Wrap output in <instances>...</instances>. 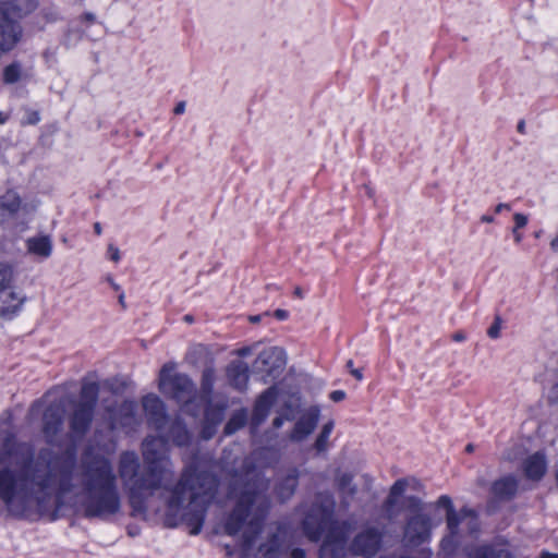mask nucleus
<instances>
[{"mask_svg":"<svg viewBox=\"0 0 558 558\" xmlns=\"http://www.w3.org/2000/svg\"><path fill=\"white\" fill-rule=\"evenodd\" d=\"M107 253H108L109 258L114 263H118L121 258L120 250L117 246H114L113 244L108 245Z\"/></svg>","mask_w":558,"mask_h":558,"instance_id":"de8ad7c7","label":"nucleus"},{"mask_svg":"<svg viewBox=\"0 0 558 558\" xmlns=\"http://www.w3.org/2000/svg\"><path fill=\"white\" fill-rule=\"evenodd\" d=\"M167 425L168 428L166 433L161 432L158 435L167 437L166 440H163V445H168L169 441L179 448L189 447L191 445L192 433L189 430L186 423L181 416L177 415L175 417L170 418Z\"/></svg>","mask_w":558,"mask_h":558,"instance_id":"dca6fc26","label":"nucleus"},{"mask_svg":"<svg viewBox=\"0 0 558 558\" xmlns=\"http://www.w3.org/2000/svg\"><path fill=\"white\" fill-rule=\"evenodd\" d=\"M335 423L333 421H328L325 423L316 437V440L314 442V449L317 453H324L329 448V437L333 430Z\"/></svg>","mask_w":558,"mask_h":558,"instance_id":"2f4dec72","label":"nucleus"},{"mask_svg":"<svg viewBox=\"0 0 558 558\" xmlns=\"http://www.w3.org/2000/svg\"><path fill=\"white\" fill-rule=\"evenodd\" d=\"M81 482L86 497L82 501L86 519H106L121 509L118 478L109 458L89 450L81 461Z\"/></svg>","mask_w":558,"mask_h":558,"instance_id":"7ed1b4c3","label":"nucleus"},{"mask_svg":"<svg viewBox=\"0 0 558 558\" xmlns=\"http://www.w3.org/2000/svg\"><path fill=\"white\" fill-rule=\"evenodd\" d=\"M13 280V268L5 263H0V292L10 287Z\"/></svg>","mask_w":558,"mask_h":558,"instance_id":"58836bf2","label":"nucleus"},{"mask_svg":"<svg viewBox=\"0 0 558 558\" xmlns=\"http://www.w3.org/2000/svg\"><path fill=\"white\" fill-rule=\"evenodd\" d=\"M215 385V371L211 367H207L202 373L201 378V391L204 400H210L214 392Z\"/></svg>","mask_w":558,"mask_h":558,"instance_id":"473e14b6","label":"nucleus"},{"mask_svg":"<svg viewBox=\"0 0 558 558\" xmlns=\"http://www.w3.org/2000/svg\"><path fill=\"white\" fill-rule=\"evenodd\" d=\"M539 558H558V554L549 553L547 550H543L539 555Z\"/></svg>","mask_w":558,"mask_h":558,"instance_id":"e2e57ef3","label":"nucleus"},{"mask_svg":"<svg viewBox=\"0 0 558 558\" xmlns=\"http://www.w3.org/2000/svg\"><path fill=\"white\" fill-rule=\"evenodd\" d=\"M501 329V318L500 316H496L494 323L487 329V336L492 339H497L500 336Z\"/></svg>","mask_w":558,"mask_h":558,"instance_id":"37998d69","label":"nucleus"},{"mask_svg":"<svg viewBox=\"0 0 558 558\" xmlns=\"http://www.w3.org/2000/svg\"><path fill=\"white\" fill-rule=\"evenodd\" d=\"M279 538L277 534L271 535L269 543H263L258 547L256 558H281Z\"/></svg>","mask_w":558,"mask_h":558,"instance_id":"7c9ffc66","label":"nucleus"},{"mask_svg":"<svg viewBox=\"0 0 558 558\" xmlns=\"http://www.w3.org/2000/svg\"><path fill=\"white\" fill-rule=\"evenodd\" d=\"M274 316L278 320H286L289 317V312L287 310L278 308L274 312Z\"/></svg>","mask_w":558,"mask_h":558,"instance_id":"603ef678","label":"nucleus"},{"mask_svg":"<svg viewBox=\"0 0 558 558\" xmlns=\"http://www.w3.org/2000/svg\"><path fill=\"white\" fill-rule=\"evenodd\" d=\"M320 417V409L317 405L308 408L295 422L289 438L293 441H302L317 427Z\"/></svg>","mask_w":558,"mask_h":558,"instance_id":"2eb2a0df","label":"nucleus"},{"mask_svg":"<svg viewBox=\"0 0 558 558\" xmlns=\"http://www.w3.org/2000/svg\"><path fill=\"white\" fill-rule=\"evenodd\" d=\"M519 492V481L513 474L504 475L490 484L488 505L511 501Z\"/></svg>","mask_w":558,"mask_h":558,"instance_id":"ddd939ff","label":"nucleus"},{"mask_svg":"<svg viewBox=\"0 0 558 558\" xmlns=\"http://www.w3.org/2000/svg\"><path fill=\"white\" fill-rule=\"evenodd\" d=\"M293 295L296 298V299H300L302 300L304 298V293H303V290L301 287L296 286L293 290Z\"/></svg>","mask_w":558,"mask_h":558,"instance_id":"052dcab7","label":"nucleus"},{"mask_svg":"<svg viewBox=\"0 0 558 558\" xmlns=\"http://www.w3.org/2000/svg\"><path fill=\"white\" fill-rule=\"evenodd\" d=\"M173 364H165L159 373V388L178 402L190 404L196 393V386L191 377L183 373L171 374Z\"/></svg>","mask_w":558,"mask_h":558,"instance_id":"0eeeda50","label":"nucleus"},{"mask_svg":"<svg viewBox=\"0 0 558 558\" xmlns=\"http://www.w3.org/2000/svg\"><path fill=\"white\" fill-rule=\"evenodd\" d=\"M451 339L454 341V342H462L466 339L465 335L463 331H457L454 332L452 336H451Z\"/></svg>","mask_w":558,"mask_h":558,"instance_id":"6e6d98bb","label":"nucleus"},{"mask_svg":"<svg viewBox=\"0 0 558 558\" xmlns=\"http://www.w3.org/2000/svg\"><path fill=\"white\" fill-rule=\"evenodd\" d=\"M226 375L230 386L239 391H244L250 379L248 365L240 360L232 361L226 368Z\"/></svg>","mask_w":558,"mask_h":558,"instance_id":"aec40b11","label":"nucleus"},{"mask_svg":"<svg viewBox=\"0 0 558 558\" xmlns=\"http://www.w3.org/2000/svg\"><path fill=\"white\" fill-rule=\"evenodd\" d=\"M283 424V417L282 416H276L272 421V426L275 428H280Z\"/></svg>","mask_w":558,"mask_h":558,"instance_id":"680f3d73","label":"nucleus"},{"mask_svg":"<svg viewBox=\"0 0 558 558\" xmlns=\"http://www.w3.org/2000/svg\"><path fill=\"white\" fill-rule=\"evenodd\" d=\"M142 407L149 427L163 432L170 421L165 402L157 395L148 393L143 397Z\"/></svg>","mask_w":558,"mask_h":558,"instance_id":"f8f14e48","label":"nucleus"},{"mask_svg":"<svg viewBox=\"0 0 558 558\" xmlns=\"http://www.w3.org/2000/svg\"><path fill=\"white\" fill-rule=\"evenodd\" d=\"M13 514L17 519H27L28 518L27 509L24 505L16 511H14Z\"/></svg>","mask_w":558,"mask_h":558,"instance_id":"864d4df0","label":"nucleus"},{"mask_svg":"<svg viewBox=\"0 0 558 558\" xmlns=\"http://www.w3.org/2000/svg\"><path fill=\"white\" fill-rule=\"evenodd\" d=\"M383 534L376 527H367L359 532L350 544V553L364 558L374 557L380 549Z\"/></svg>","mask_w":558,"mask_h":558,"instance_id":"9d476101","label":"nucleus"},{"mask_svg":"<svg viewBox=\"0 0 558 558\" xmlns=\"http://www.w3.org/2000/svg\"><path fill=\"white\" fill-rule=\"evenodd\" d=\"M291 558H306V551L303 548L295 547L290 551Z\"/></svg>","mask_w":558,"mask_h":558,"instance_id":"3c124183","label":"nucleus"},{"mask_svg":"<svg viewBox=\"0 0 558 558\" xmlns=\"http://www.w3.org/2000/svg\"><path fill=\"white\" fill-rule=\"evenodd\" d=\"M550 248L554 252H558V233L556 236L550 241Z\"/></svg>","mask_w":558,"mask_h":558,"instance_id":"69168bd1","label":"nucleus"},{"mask_svg":"<svg viewBox=\"0 0 558 558\" xmlns=\"http://www.w3.org/2000/svg\"><path fill=\"white\" fill-rule=\"evenodd\" d=\"M185 111V101H179L173 108L174 114H182Z\"/></svg>","mask_w":558,"mask_h":558,"instance_id":"5fc2aeb1","label":"nucleus"},{"mask_svg":"<svg viewBox=\"0 0 558 558\" xmlns=\"http://www.w3.org/2000/svg\"><path fill=\"white\" fill-rule=\"evenodd\" d=\"M335 523L332 510L320 506L317 511L312 510L305 514L301 526L307 539L317 543L322 539L327 527Z\"/></svg>","mask_w":558,"mask_h":558,"instance_id":"1a4fd4ad","label":"nucleus"},{"mask_svg":"<svg viewBox=\"0 0 558 558\" xmlns=\"http://www.w3.org/2000/svg\"><path fill=\"white\" fill-rule=\"evenodd\" d=\"M56 484V474L52 470H41L38 462H34L31 451L24 459L22 470L16 473L9 466L0 469V499L12 507L16 497L21 501L33 498L38 511L46 512V505L51 496L50 490Z\"/></svg>","mask_w":558,"mask_h":558,"instance_id":"20e7f679","label":"nucleus"},{"mask_svg":"<svg viewBox=\"0 0 558 558\" xmlns=\"http://www.w3.org/2000/svg\"><path fill=\"white\" fill-rule=\"evenodd\" d=\"M329 398L335 402H339L344 400L345 392L343 390H333L330 392Z\"/></svg>","mask_w":558,"mask_h":558,"instance_id":"09e8293b","label":"nucleus"},{"mask_svg":"<svg viewBox=\"0 0 558 558\" xmlns=\"http://www.w3.org/2000/svg\"><path fill=\"white\" fill-rule=\"evenodd\" d=\"M468 558H513L512 553L497 544L485 543L473 547Z\"/></svg>","mask_w":558,"mask_h":558,"instance_id":"b1692460","label":"nucleus"},{"mask_svg":"<svg viewBox=\"0 0 558 558\" xmlns=\"http://www.w3.org/2000/svg\"><path fill=\"white\" fill-rule=\"evenodd\" d=\"M63 417L59 408L48 407L43 414V433L48 439H53L62 429Z\"/></svg>","mask_w":558,"mask_h":558,"instance_id":"4be33fe9","label":"nucleus"},{"mask_svg":"<svg viewBox=\"0 0 558 558\" xmlns=\"http://www.w3.org/2000/svg\"><path fill=\"white\" fill-rule=\"evenodd\" d=\"M504 209H510V205L506 204V203H499L495 207L494 211H495V214H500Z\"/></svg>","mask_w":558,"mask_h":558,"instance_id":"bf43d9fd","label":"nucleus"},{"mask_svg":"<svg viewBox=\"0 0 558 558\" xmlns=\"http://www.w3.org/2000/svg\"><path fill=\"white\" fill-rule=\"evenodd\" d=\"M21 7L16 0L0 1V52L12 50L22 37V27L16 21Z\"/></svg>","mask_w":558,"mask_h":558,"instance_id":"6e6552de","label":"nucleus"},{"mask_svg":"<svg viewBox=\"0 0 558 558\" xmlns=\"http://www.w3.org/2000/svg\"><path fill=\"white\" fill-rule=\"evenodd\" d=\"M513 221H514L513 229L520 230V229L524 228L527 225L529 219H527L526 215L521 214V213H515L513 215Z\"/></svg>","mask_w":558,"mask_h":558,"instance_id":"49530a36","label":"nucleus"},{"mask_svg":"<svg viewBox=\"0 0 558 558\" xmlns=\"http://www.w3.org/2000/svg\"><path fill=\"white\" fill-rule=\"evenodd\" d=\"M22 207L23 201L16 191L9 189L0 195V217L2 220L15 218Z\"/></svg>","mask_w":558,"mask_h":558,"instance_id":"412c9836","label":"nucleus"},{"mask_svg":"<svg viewBox=\"0 0 558 558\" xmlns=\"http://www.w3.org/2000/svg\"><path fill=\"white\" fill-rule=\"evenodd\" d=\"M345 542L347 535L344 531L333 525L332 527L329 529L323 544L344 547Z\"/></svg>","mask_w":558,"mask_h":558,"instance_id":"e433bc0d","label":"nucleus"},{"mask_svg":"<svg viewBox=\"0 0 558 558\" xmlns=\"http://www.w3.org/2000/svg\"><path fill=\"white\" fill-rule=\"evenodd\" d=\"M219 485L220 478L214 471L199 468L196 460L186 463L179 480L169 489L165 525L174 529L184 524L190 535H198Z\"/></svg>","mask_w":558,"mask_h":558,"instance_id":"f257e3e1","label":"nucleus"},{"mask_svg":"<svg viewBox=\"0 0 558 558\" xmlns=\"http://www.w3.org/2000/svg\"><path fill=\"white\" fill-rule=\"evenodd\" d=\"M432 534L430 518L424 513L412 514L407 519L404 539L411 546H420L428 542Z\"/></svg>","mask_w":558,"mask_h":558,"instance_id":"9b49d317","label":"nucleus"},{"mask_svg":"<svg viewBox=\"0 0 558 558\" xmlns=\"http://www.w3.org/2000/svg\"><path fill=\"white\" fill-rule=\"evenodd\" d=\"M10 116L3 111H0V124H4L8 122Z\"/></svg>","mask_w":558,"mask_h":558,"instance_id":"774afa93","label":"nucleus"},{"mask_svg":"<svg viewBox=\"0 0 558 558\" xmlns=\"http://www.w3.org/2000/svg\"><path fill=\"white\" fill-rule=\"evenodd\" d=\"M218 426L219 425H217V424L203 421L202 428L199 432L201 438L204 440L211 439L215 436V434L217 433Z\"/></svg>","mask_w":558,"mask_h":558,"instance_id":"a19ab883","label":"nucleus"},{"mask_svg":"<svg viewBox=\"0 0 558 558\" xmlns=\"http://www.w3.org/2000/svg\"><path fill=\"white\" fill-rule=\"evenodd\" d=\"M282 353V350L278 348L263 350L255 360V366L258 372L267 377H277L286 365Z\"/></svg>","mask_w":558,"mask_h":558,"instance_id":"4468645a","label":"nucleus"},{"mask_svg":"<svg viewBox=\"0 0 558 558\" xmlns=\"http://www.w3.org/2000/svg\"><path fill=\"white\" fill-rule=\"evenodd\" d=\"M263 532V521L253 518L248 521V529L242 534V548L244 550H250L254 546L257 537Z\"/></svg>","mask_w":558,"mask_h":558,"instance_id":"cd10ccee","label":"nucleus"},{"mask_svg":"<svg viewBox=\"0 0 558 558\" xmlns=\"http://www.w3.org/2000/svg\"><path fill=\"white\" fill-rule=\"evenodd\" d=\"M343 547L341 546H335V545H327L322 544L319 551H318V558H343Z\"/></svg>","mask_w":558,"mask_h":558,"instance_id":"4c0bfd02","label":"nucleus"},{"mask_svg":"<svg viewBox=\"0 0 558 558\" xmlns=\"http://www.w3.org/2000/svg\"><path fill=\"white\" fill-rule=\"evenodd\" d=\"M206 407L204 410V420L208 423H214L220 425L225 417V412L227 410L226 402L213 403L210 400H205Z\"/></svg>","mask_w":558,"mask_h":558,"instance_id":"c85d7f7f","label":"nucleus"},{"mask_svg":"<svg viewBox=\"0 0 558 558\" xmlns=\"http://www.w3.org/2000/svg\"><path fill=\"white\" fill-rule=\"evenodd\" d=\"M494 220H495V218L492 215H483L481 217V221L484 223H492V222H494Z\"/></svg>","mask_w":558,"mask_h":558,"instance_id":"338daca9","label":"nucleus"},{"mask_svg":"<svg viewBox=\"0 0 558 558\" xmlns=\"http://www.w3.org/2000/svg\"><path fill=\"white\" fill-rule=\"evenodd\" d=\"M405 510L413 514L422 513V501L416 496H408L405 498Z\"/></svg>","mask_w":558,"mask_h":558,"instance_id":"ea45409f","label":"nucleus"},{"mask_svg":"<svg viewBox=\"0 0 558 558\" xmlns=\"http://www.w3.org/2000/svg\"><path fill=\"white\" fill-rule=\"evenodd\" d=\"M167 437L148 435L142 444V456L144 460L143 471L137 453L132 450L122 451L118 461V473L125 485L129 486V500L131 507L136 511L145 509L144 497L153 495L162 486L166 468L163 461L169 458L162 454L157 444L163 445Z\"/></svg>","mask_w":558,"mask_h":558,"instance_id":"f03ea898","label":"nucleus"},{"mask_svg":"<svg viewBox=\"0 0 558 558\" xmlns=\"http://www.w3.org/2000/svg\"><path fill=\"white\" fill-rule=\"evenodd\" d=\"M353 475L350 473H342L337 478V487L339 490L344 492L352 483Z\"/></svg>","mask_w":558,"mask_h":558,"instance_id":"c03bdc74","label":"nucleus"},{"mask_svg":"<svg viewBox=\"0 0 558 558\" xmlns=\"http://www.w3.org/2000/svg\"><path fill=\"white\" fill-rule=\"evenodd\" d=\"M40 121V114L37 110H28L22 120V125H36Z\"/></svg>","mask_w":558,"mask_h":558,"instance_id":"79ce46f5","label":"nucleus"},{"mask_svg":"<svg viewBox=\"0 0 558 558\" xmlns=\"http://www.w3.org/2000/svg\"><path fill=\"white\" fill-rule=\"evenodd\" d=\"M80 20H81V22H83V23H86V24L90 25V24H94V23H95V21H96V16H95L93 13H90V12H84V13L80 16Z\"/></svg>","mask_w":558,"mask_h":558,"instance_id":"8fccbe9b","label":"nucleus"},{"mask_svg":"<svg viewBox=\"0 0 558 558\" xmlns=\"http://www.w3.org/2000/svg\"><path fill=\"white\" fill-rule=\"evenodd\" d=\"M26 248L29 254L48 258L52 253V242L49 235L32 236L26 240Z\"/></svg>","mask_w":558,"mask_h":558,"instance_id":"393cba45","label":"nucleus"},{"mask_svg":"<svg viewBox=\"0 0 558 558\" xmlns=\"http://www.w3.org/2000/svg\"><path fill=\"white\" fill-rule=\"evenodd\" d=\"M524 476L533 482H539L547 472V459L543 451L527 456L522 462Z\"/></svg>","mask_w":558,"mask_h":558,"instance_id":"6ab92c4d","label":"nucleus"},{"mask_svg":"<svg viewBox=\"0 0 558 558\" xmlns=\"http://www.w3.org/2000/svg\"><path fill=\"white\" fill-rule=\"evenodd\" d=\"M277 398L278 389L275 386L268 387L256 398L251 417L253 426H259L266 421Z\"/></svg>","mask_w":558,"mask_h":558,"instance_id":"f3484780","label":"nucleus"},{"mask_svg":"<svg viewBox=\"0 0 558 558\" xmlns=\"http://www.w3.org/2000/svg\"><path fill=\"white\" fill-rule=\"evenodd\" d=\"M350 374L359 381L363 379V371L361 368H352Z\"/></svg>","mask_w":558,"mask_h":558,"instance_id":"4d7b16f0","label":"nucleus"},{"mask_svg":"<svg viewBox=\"0 0 558 558\" xmlns=\"http://www.w3.org/2000/svg\"><path fill=\"white\" fill-rule=\"evenodd\" d=\"M437 506L440 508H444L446 510V513H449L454 509L451 498L448 495H441L437 499Z\"/></svg>","mask_w":558,"mask_h":558,"instance_id":"a18cd8bd","label":"nucleus"},{"mask_svg":"<svg viewBox=\"0 0 558 558\" xmlns=\"http://www.w3.org/2000/svg\"><path fill=\"white\" fill-rule=\"evenodd\" d=\"M407 487L408 482L405 478L397 480L390 487L389 495L386 499V505L388 507L393 506L397 502V499L404 494Z\"/></svg>","mask_w":558,"mask_h":558,"instance_id":"f704fd0d","label":"nucleus"},{"mask_svg":"<svg viewBox=\"0 0 558 558\" xmlns=\"http://www.w3.org/2000/svg\"><path fill=\"white\" fill-rule=\"evenodd\" d=\"M24 302L25 298H20L14 291L9 292L0 306V317L7 320L13 319L21 312Z\"/></svg>","mask_w":558,"mask_h":558,"instance_id":"a878e982","label":"nucleus"},{"mask_svg":"<svg viewBox=\"0 0 558 558\" xmlns=\"http://www.w3.org/2000/svg\"><path fill=\"white\" fill-rule=\"evenodd\" d=\"M300 472L296 468H292L288 471V473L281 477L276 486L275 493L279 499L282 501L290 499L299 485Z\"/></svg>","mask_w":558,"mask_h":558,"instance_id":"5701e85b","label":"nucleus"},{"mask_svg":"<svg viewBox=\"0 0 558 558\" xmlns=\"http://www.w3.org/2000/svg\"><path fill=\"white\" fill-rule=\"evenodd\" d=\"M512 234L515 243H521L523 240V234L518 229H512Z\"/></svg>","mask_w":558,"mask_h":558,"instance_id":"13d9d810","label":"nucleus"},{"mask_svg":"<svg viewBox=\"0 0 558 558\" xmlns=\"http://www.w3.org/2000/svg\"><path fill=\"white\" fill-rule=\"evenodd\" d=\"M59 478L57 482L58 492L61 495L69 494L73 489L72 477L75 466V451L66 450L64 457L59 459Z\"/></svg>","mask_w":558,"mask_h":558,"instance_id":"a211bd4d","label":"nucleus"},{"mask_svg":"<svg viewBox=\"0 0 558 558\" xmlns=\"http://www.w3.org/2000/svg\"><path fill=\"white\" fill-rule=\"evenodd\" d=\"M460 534L447 533L440 541V550L447 556H453L460 544Z\"/></svg>","mask_w":558,"mask_h":558,"instance_id":"72a5a7b5","label":"nucleus"},{"mask_svg":"<svg viewBox=\"0 0 558 558\" xmlns=\"http://www.w3.org/2000/svg\"><path fill=\"white\" fill-rule=\"evenodd\" d=\"M517 131H518L520 134H525V121H524V120H520V121L518 122Z\"/></svg>","mask_w":558,"mask_h":558,"instance_id":"0e129e2a","label":"nucleus"},{"mask_svg":"<svg viewBox=\"0 0 558 558\" xmlns=\"http://www.w3.org/2000/svg\"><path fill=\"white\" fill-rule=\"evenodd\" d=\"M22 68L19 62L8 64L2 72V81L4 84H14L20 81Z\"/></svg>","mask_w":558,"mask_h":558,"instance_id":"c9c22d12","label":"nucleus"},{"mask_svg":"<svg viewBox=\"0 0 558 558\" xmlns=\"http://www.w3.org/2000/svg\"><path fill=\"white\" fill-rule=\"evenodd\" d=\"M257 497L258 490L256 488L245 487L239 493L232 509L223 520V532L228 536H236L246 524L248 525L247 520Z\"/></svg>","mask_w":558,"mask_h":558,"instance_id":"423d86ee","label":"nucleus"},{"mask_svg":"<svg viewBox=\"0 0 558 558\" xmlns=\"http://www.w3.org/2000/svg\"><path fill=\"white\" fill-rule=\"evenodd\" d=\"M247 423V411L242 408L230 416L223 427V434L226 436H231L235 434L238 430L242 429Z\"/></svg>","mask_w":558,"mask_h":558,"instance_id":"c756f323","label":"nucleus"},{"mask_svg":"<svg viewBox=\"0 0 558 558\" xmlns=\"http://www.w3.org/2000/svg\"><path fill=\"white\" fill-rule=\"evenodd\" d=\"M477 514L474 509L464 506L459 511L453 510L449 513H446V523H447V530L449 533L452 534H460L459 527L461 522L465 518H473L476 519Z\"/></svg>","mask_w":558,"mask_h":558,"instance_id":"bb28decb","label":"nucleus"},{"mask_svg":"<svg viewBox=\"0 0 558 558\" xmlns=\"http://www.w3.org/2000/svg\"><path fill=\"white\" fill-rule=\"evenodd\" d=\"M99 391L100 386L97 381L83 379L78 400L73 402L68 420L72 439L81 440L90 430L98 404Z\"/></svg>","mask_w":558,"mask_h":558,"instance_id":"39448f33","label":"nucleus"}]
</instances>
